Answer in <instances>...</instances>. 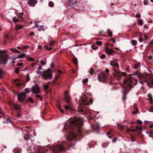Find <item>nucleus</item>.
<instances>
[{"label":"nucleus","instance_id":"nucleus-2","mask_svg":"<svg viewBox=\"0 0 153 153\" xmlns=\"http://www.w3.org/2000/svg\"><path fill=\"white\" fill-rule=\"evenodd\" d=\"M7 53L5 50L2 51L0 50V65L2 64L3 66H4L7 64L8 59L10 58L8 54H4ZM1 65H0V66Z\"/></svg>","mask_w":153,"mask_h":153},{"label":"nucleus","instance_id":"nucleus-18","mask_svg":"<svg viewBox=\"0 0 153 153\" xmlns=\"http://www.w3.org/2000/svg\"><path fill=\"white\" fill-rule=\"evenodd\" d=\"M148 97L149 98L148 99L150 101V103L151 104H152L153 103V100L152 99V95L150 94H148Z\"/></svg>","mask_w":153,"mask_h":153},{"label":"nucleus","instance_id":"nucleus-11","mask_svg":"<svg viewBox=\"0 0 153 153\" xmlns=\"http://www.w3.org/2000/svg\"><path fill=\"white\" fill-rule=\"evenodd\" d=\"M9 105L13 106L14 108L17 111H19L21 109V107L20 105L16 103L11 102L9 104Z\"/></svg>","mask_w":153,"mask_h":153},{"label":"nucleus","instance_id":"nucleus-41","mask_svg":"<svg viewBox=\"0 0 153 153\" xmlns=\"http://www.w3.org/2000/svg\"><path fill=\"white\" fill-rule=\"evenodd\" d=\"M126 97L125 94H123V96L122 97V100H123L124 101L126 99Z\"/></svg>","mask_w":153,"mask_h":153},{"label":"nucleus","instance_id":"nucleus-32","mask_svg":"<svg viewBox=\"0 0 153 153\" xmlns=\"http://www.w3.org/2000/svg\"><path fill=\"white\" fill-rule=\"evenodd\" d=\"M131 44L132 45H135L137 44V42L135 40H132L131 41Z\"/></svg>","mask_w":153,"mask_h":153},{"label":"nucleus","instance_id":"nucleus-16","mask_svg":"<svg viewBox=\"0 0 153 153\" xmlns=\"http://www.w3.org/2000/svg\"><path fill=\"white\" fill-rule=\"evenodd\" d=\"M117 59L112 60L110 62V65L112 66H116L119 67V64L118 63Z\"/></svg>","mask_w":153,"mask_h":153},{"label":"nucleus","instance_id":"nucleus-59","mask_svg":"<svg viewBox=\"0 0 153 153\" xmlns=\"http://www.w3.org/2000/svg\"><path fill=\"white\" fill-rule=\"evenodd\" d=\"M40 62H41V63L42 64V65H45V63L44 61H43L42 60H41Z\"/></svg>","mask_w":153,"mask_h":153},{"label":"nucleus","instance_id":"nucleus-35","mask_svg":"<svg viewBox=\"0 0 153 153\" xmlns=\"http://www.w3.org/2000/svg\"><path fill=\"white\" fill-rule=\"evenodd\" d=\"M51 46H53L55 45V42L54 41H51L49 42Z\"/></svg>","mask_w":153,"mask_h":153},{"label":"nucleus","instance_id":"nucleus-8","mask_svg":"<svg viewBox=\"0 0 153 153\" xmlns=\"http://www.w3.org/2000/svg\"><path fill=\"white\" fill-rule=\"evenodd\" d=\"M26 94L27 93L23 92L18 95V99L20 102H23L26 97Z\"/></svg>","mask_w":153,"mask_h":153},{"label":"nucleus","instance_id":"nucleus-36","mask_svg":"<svg viewBox=\"0 0 153 153\" xmlns=\"http://www.w3.org/2000/svg\"><path fill=\"white\" fill-rule=\"evenodd\" d=\"M65 109L66 110H68L71 108V105H69V106H65Z\"/></svg>","mask_w":153,"mask_h":153},{"label":"nucleus","instance_id":"nucleus-14","mask_svg":"<svg viewBox=\"0 0 153 153\" xmlns=\"http://www.w3.org/2000/svg\"><path fill=\"white\" fill-rule=\"evenodd\" d=\"M38 0H29L27 3L31 7H34L37 3Z\"/></svg>","mask_w":153,"mask_h":153},{"label":"nucleus","instance_id":"nucleus-56","mask_svg":"<svg viewBox=\"0 0 153 153\" xmlns=\"http://www.w3.org/2000/svg\"><path fill=\"white\" fill-rule=\"evenodd\" d=\"M25 92L26 93H27H27H29V89L28 88L25 89V92Z\"/></svg>","mask_w":153,"mask_h":153},{"label":"nucleus","instance_id":"nucleus-5","mask_svg":"<svg viewBox=\"0 0 153 153\" xmlns=\"http://www.w3.org/2000/svg\"><path fill=\"white\" fill-rule=\"evenodd\" d=\"M24 13L23 12L19 13L17 15L18 18L16 17L13 18V20L15 23H17L18 22H23L24 18L23 17Z\"/></svg>","mask_w":153,"mask_h":153},{"label":"nucleus","instance_id":"nucleus-44","mask_svg":"<svg viewBox=\"0 0 153 153\" xmlns=\"http://www.w3.org/2000/svg\"><path fill=\"white\" fill-rule=\"evenodd\" d=\"M23 64L22 63H17L16 65H15V66H22L23 65Z\"/></svg>","mask_w":153,"mask_h":153},{"label":"nucleus","instance_id":"nucleus-40","mask_svg":"<svg viewBox=\"0 0 153 153\" xmlns=\"http://www.w3.org/2000/svg\"><path fill=\"white\" fill-rule=\"evenodd\" d=\"M139 66H140V63H137L134 65L133 67H139Z\"/></svg>","mask_w":153,"mask_h":153},{"label":"nucleus","instance_id":"nucleus-48","mask_svg":"<svg viewBox=\"0 0 153 153\" xmlns=\"http://www.w3.org/2000/svg\"><path fill=\"white\" fill-rule=\"evenodd\" d=\"M108 145V144L107 143H103L102 146L104 147H107Z\"/></svg>","mask_w":153,"mask_h":153},{"label":"nucleus","instance_id":"nucleus-57","mask_svg":"<svg viewBox=\"0 0 153 153\" xmlns=\"http://www.w3.org/2000/svg\"><path fill=\"white\" fill-rule=\"evenodd\" d=\"M137 123L139 124H140L142 123V121L140 120H138L137 121Z\"/></svg>","mask_w":153,"mask_h":153},{"label":"nucleus","instance_id":"nucleus-61","mask_svg":"<svg viewBox=\"0 0 153 153\" xmlns=\"http://www.w3.org/2000/svg\"><path fill=\"white\" fill-rule=\"evenodd\" d=\"M136 16L138 18H140V17L141 16L140 14L137 13L136 14Z\"/></svg>","mask_w":153,"mask_h":153},{"label":"nucleus","instance_id":"nucleus-10","mask_svg":"<svg viewBox=\"0 0 153 153\" xmlns=\"http://www.w3.org/2000/svg\"><path fill=\"white\" fill-rule=\"evenodd\" d=\"M98 77L99 80L100 81H104L106 78L105 74L103 73H100L98 75Z\"/></svg>","mask_w":153,"mask_h":153},{"label":"nucleus","instance_id":"nucleus-49","mask_svg":"<svg viewBox=\"0 0 153 153\" xmlns=\"http://www.w3.org/2000/svg\"><path fill=\"white\" fill-rule=\"evenodd\" d=\"M139 41L140 42H142L143 41V37H140L139 39Z\"/></svg>","mask_w":153,"mask_h":153},{"label":"nucleus","instance_id":"nucleus-54","mask_svg":"<svg viewBox=\"0 0 153 153\" xmlns=\"http://www.w3.org/2000/svg\"><path fill=\"white\" fill-rule=\"evenodd\" d=\"M16 85L18 87H19L21 86L22 85V83H16Z\"/></svg>","mask_w":153,"mask_h":153},{"label":"nucleus","instance_id":"nucleus-33","mask_svg":"<svg viewBox=\"0 0 153 153\" xmlns=\"http://www.w3.org/2000/svg\"><path fill=\"white\" fill-rule=\"evenodd\" d=\"M27 100L28 101L30 102L31 103L33 102V100L31 97H29Z\"/></svg>","mask_w":153,"mask_h":153},{"label":"nucleus","instance_id":"nucleus-39","mask_svg":"<svg viewBox=\"0 0 153 153\" xmlns=\"http://www.w3.org/2000/svg\"><path fill=\"white\" fill-rule=\"evenodd\" d=\"M88 79L87 78H86L83 80L82 82L83 83L85 84L87 83L88 82Z\"/></svg>","mask_w":153,"mask_h":153},{"label":"nucleus","instance_id":"nucleus-34","mask_svg":"<svg viewBox=\"0 0 153 153\" xmlns=\"http://www.w3.org/2000/svg\"><path fill=\"white\" fill-rule=\"evenodd\" d=\"M58 108L59 109L60 111L62 113H63L64 112L63 110L61 108V105H57Z\"/></svg>","mask_w":153,"mask_h":153},{"label":"nucleus","instance_id":"nucleus-22","mask_svg":"<svg viewBox=\"0 0 153 153\" xmlns=\"http://www.w3.org/2000/svg\"><path fill=\"white\" fill-rule=\"evenodd\" d=\"M73 63L75 64L76 66H77L78 64V61L76 59L74 58L73 59Z\"/></svg>","mask_w":153,"mask_h":153},{"label":"nucleus","instance_id":"nucleus-20","mask_svg":"<svg viewBox=\"0 0 153 153\" xmlns=\"http://www.w3.org/2000/svg\"><path fill=\"white\" fill-rule=\"evenodd\" d=\"M11 51L13 52H15L16 53H19L21 52L15 48H12L11 49Z\"/></svg>","mask_w":153,"mask_h":153},{"label":"nucleus","instance_id":"nucleus-43","mask_svg":"<svg viewBox=\"0 0 153 153\" xmlns=\"http://www.w3.org/2000/svg\"><path fill=\"white\" fill-rule=\"evenodd\" d=\"M60 76V75H58L57 76H56L54 78L53 81H55L57 79H58L59 78V77Z\"/></svg>","mask_w":153,"mask_h":153},{"label":"nucleus","instance_id":"nucleus-6","mask_svg":"<svg viewBox=\"0 0 153 153\" xmlns=\"http://www.w3.org/2000/svg\"><path fill=\"white\" fill-rule=\"evenodd\" d=\"M64 150L62 145L58 144L55 146L53 148V151L55 153H59Z\"/></svg>","mask_w":153,"mask_h":153},{"label":"nucleus","instance_id":"nucleus-37","mask_svg":"<svg viewBox=\"0 0 153 153\" xmlns=\"http://www.w3.org/2000/svg\"><path fill=\"white\" fill-rule=\"evenodd\" d=\"M96 43L97 45H100L102 44V42L100 41H97L96 42Z\"/></svg>","mask_w":153,"mask_h":153},{"label":"nucleus","instance_id":"nucleus-38","mask_svg":"<svg viewBox=\"0 0 153 153\" xmlns=\"http://www.w3.org/2000/svg\"><path fill=\"white\" fill-rule=\"evenodd\" d=\"M130 139L131 141H132V142L134 141L135 137L134 136L132 135L131 136H130Z\"/></svg>","mask_w":153,"mask_h":153},{"label":"nucleus","instance_id":"nucleus-25","mask_svg":"<svg viewBox=\"0 0 153 153\" xmlns=\"http://www.w3.org/2000/svg\"><path fill=\"white\" fill-rule=\"evenodd\" d=\"M48 5L50 7H53L54 6V4L52 1H50L49 2Z\"/></svg>","mask_w":153,"mask_h":153},{"label":"nucleus","instance_id":"nucleus-29","mask_svg":"<svg viewBox=\"0 0 153 153\" xmlns=\"http://www.w3.org/2000/svg\"><path fill=\"white\" fill-rule=\"evenodd\" d=\"M91 48L94 50H95L97 49L98 47L95 45H93L91 46Z\"/></svg>","mask_w":153,"mask_h":153},{"label":"nucleus","instance_id":"nucleus-28","mask_svg":"<svg viewBox=\"0 0 153 153\" xmlns=\"http://www.w3.org/2000/svg\"><path fill=\"white\" fill-rule=\"evenodd\" d=\"M35 97H36L39 98L41 101H42V97L40 95L36 94L35 95Z\"/></svg>","mask_w":153,"mask_h":153},{"label":"nucleus","instance_id":"nucleus-13","mask_svg":"<svg viewBox=\"0 0 153 153\" xmlns=\"http://www.w3.org/2000/svg\"><path fill=\"white\" fill-rule=\"evenodd\" d=\"M105 52L106 53L109 55H112L114 51L111 49L108 48L107 47L105 46Z\"/></svg>","mask_w":153,"mask_h":153},{"label":"nucleus","instance_id":"nucleus-1","mask_svg":"<svg viewBox=\"0 0 153 153\" xmlns=\"http://www.w3.org/2000/svg\"><path fill=\"white\" fill-rule=\"evenodd\" d=\"M123 81L124 83V87L127 88V89H130L131 88L130 86L132 84L135 85L137 84V80L134 77H130L127 76L125 78Z\"/></svg>","mask_w":153,"mask_h":153},{"label":"nucleus","instance_id":"nucleus-62","mask_svg":"<svg viewBox=\"0 0 153 153\" xmlns=\"http://www.w3.org/2000/svg\"><path fill=\"white\" fill-rule=\"evenodd\" d=\"M144 38L146 39H147L148 38V37L146 34H144Z\"/></svg>","mask_w":153,"mask_h":153},{"label":"nucleus","instance_id":"nucleus-53","mask_svg":"<svg viewBox=\"0 0 153 153\" xmlns=\"http://www.w3.org/2000/svg\"><path fill=\"white\" fill-rule=\"evenodd\" d=\"M143 3L145 5H146L148 4V1L147 0H144L143 1Z\"/></svg>","mask_w":153,"mask_h":153},{"label":"nucleus","instance_id":"nucleus-42","mask_svg":"<svg viewBox=\"0 0 153 153\" xmlns=\"http://www.w3.org/2000/svg\"><path fill=\"white\" fill-rule=\"evenodd\" d=\"M105 57V54H102L100 56V58L102 59H103Z\"/></svg>","mask_w":153,"mask_h":153},{"label":"nucleus","instance_id":"nucleus-4","mask_svg":"<svg viewBox=\"0 0 153 153\" xmlns=\"http://www.w3.org/2000/svg\"><path fill=\"white\" fill-rule=\"evenodd\" d=\"M41 75L42 79L45 80L51 79L52 77L53 74L51 70L48 69L46 71H42L41 73Z\"/></svg>","mask_w":153,"mask_h":153},{"label":"nucleus","instance_id":"nucleus-3","mask_svg":"<svg viewBox=\"0 0 153 153\" xmlns=\"http://www.w3.org/2000/svg\"><path fill=\"white\" fill-rule=\"evenodd\" d=\"M68 122L71 125L77 127H80L83 125L82 120L81 119H70L68 120Z\"/></svg>","mask_w":153,"mask_h":153},{"label":"nucleus","instance_id":"nucleus-7","mask_svg":"<svg viewBox=\"0 0 153 153\" xmlns=\"http://www.w3.org/2000/svg\"><path fill=\"white\" fill-rule=\"evenodd\" d=\"M31 90L33 93L39 94L40 93V88L38 84H36L31 88Z\"/></svg>","mask_w":153,"mask_h":153},{"label":"nucleus","instance_id":"nucleus-21","mask_svg":"<svg viewBox=\"0 0 153 153\" xmlns=\"http://www.w3.org/2000/svg\"><path fill=\"white\" fill-rule=\"evenodd\" d=\"M108 35L110 36H112V32L111 31V30L108 29L107 30Z\"/></svg>","mask_w":153,"mask_h":153},{"label":"nucleus","instance_id":"nucleus-51","mask_svg":"<svg viewBox=\"0 0 153 153\" xmlns=\"http://www.w3.org/2000/svg\"><path fill=\"white\" fill-rule=\"evenodd\" d=\"M149 133V134L150 135L149 136V137H152L151 136L153 135V131L152 130L150 131Z\"/></svg>","mask_w":153,"mask_h":153},{"label":"nucleus","instance_id":"nucleus-55","mask_svg":"<svg viewBox=\"0 0 153 153\" xmlns=\"http://www.w3.org/2000/svg\"><path fill=\"white\" fill-rule=\"evenodd\" d=\"M81 105H79V108L80 109V110H78L79 111L83 112V110L82 109H81Z\"/></svg>","mask_w":153,"mask_h":153},{"label":"nucleus","instance_id":"nucleus-52","mask_svg":"<svg viewBox=\"0 0 153 153\" xmlns=\"http://www.w3.org/2000/svg\"><path fill=\"white\" fill-rule=\"evenodd\" d=\"M135 128L138 129V130L141 131L142 130V127H139L138 126H136L135 127Z\"/></svg>","mask_w":153,"mask_h":153},{"label":"nucleus","instance_id":"nucleus-47","mask_svg":"<svg viewBox=\"0 0 153 153\" xmlns=\"http://www.w3.org/2000/svg\"><path fill=\"white\" fill-rule=\"evenodd\" d=\"M19 68H17L15 69V72L16 74H18L19 73Z\"/></svg>","mask_w":153,"mask_h":153},{"label":"nucleus","instance_id":"nucleus-24","mask_svg":"<svg viewBox=\"0 0 153 153\" xmlns=\"http://www.w3.org/2000/svg\"><path fill=\"white\" fill-rule=\"evenodd\" d=\"M25 55V53L22 54L20 55H19L17 57V58H23L24 57Z\"/></svg>","mask_w":153,"mask_h":153},{"label":"nucleus","instance_id":"nucleus-60","mask_svg":"<svg viewBox=\"0 0 153 153\" xmlns=\"http://www.w3.org/2000/svg\"><path fill=\"white\" fill-rule=\"evenodd\" d=\"M34 35V32L30 33L29 34V35L30 36H33Z\"/></svg>","mask_w":153,"mask_h":153},{"label":"nucleus","instance_id":"nucleus-17","mask_svg":"<svg viewBox=\"0 0 153 153\" xmlns=\"http://www.w3.org/2000/svg\"><path fill=\"white\" fill-rule=\"evenodd\" d=\"M127 75L126 73L124 72H119L117 74V76L118 78V80H120L121 78H122L123 76H125Z\"/></svg>","mask_w":153,"mask_h":153},{"label":"nucleus","instance_id":"nucleus-9","mask_svg":"<svg viewBox=\"0 0 153 153\" xmlns=\"http://www.w3.org/2000/svg\"><path fill=\"white\" fill-rule=\"evenodd\" d=\"M147 82L148 85L150 87L153 88V79L149 76H147Z\"/></svg>","mask_w":153,"mask_h":153},{"label":"nucleus","instance_id":"nucleus-27","mask_svg":"<svg viewBox=\"0 0 153 153\" xmlns=\"http://www.w3.org/2000/svg\"><path fill=\"white\" fill-rule=\"evenodd\" d=\"M49 88V85H48L46 84L44 85V89L45 91H46Z\"/></svg>","mask_w":153,"mask_h":153},{"label":"nucleus","instance_id":"nucleus-46","mask_svg":"<svg viewBox=\"0 0 153 153\" xmlns=\"http://www.w3.org/2000/svg\"><path fill=\"white\" fill-rule=\"evenodd\" d=\"M15 63V62H14V61H12L10 63V64H12V67H14L15 66L14 65V63Z\"/></svg>","mask_w":153,"mask_h":153},{"label":"nucleus","instance_id":"nucleus-15","mask_svg":"<svg viewBox=\"0 0 153 153\" xmlns=\"http://www.w3.org/2000/svg\"><path fill=\"white\" fill-rule=\"evenodd\" d=\"M70 133V135L66 138V139L69 141H71L72 140L73 138H75V136L74 134V132L71 131Z\"/></svg>","mask_w":153,"mask_h":153},{"label":"nucleus","instance_id":"nucleus-19","mask_svg":"<svg viewBox=\"0 0 153 153\" xmlns=\"http://www.w3.org/2000/svg\"><path fill=\"white\" fill-rule=\"evenodd\" d=\"M23 27L22 25H17L16 26V31H17L19 29L23 28Z\"/></svg>","mask_w":153,"mask_h":153},{"label":"nucleus","instance_id":"nucleus-63","mask_svg":"<svg viewBox=\"0 0 153 153\" xmlns=\"http://www.w3.org/2000/svg\"><path fill=\"white\" fill-rule=\"evenodd\" d=\"M134 108L135 110H138V108H137V107L136 105H134Z\"/></svg>","mask_w":153,"mask_h":153},{"label":"nucleus","instance_id":"nucleus-30","mask_svg":"<svg viewBox=\"0 0 153 153\" xmlns=\"http://www.w3.org/2000/svg\"><path fill=\"white\" fill-rule=\"evenodd\" d=\"M138 23L139 25H143V22L141 19H139L138 20Z\"/></svg>","mask_w":153,"mask_h":153},{"label":"nucleus","instance_id":"nucleus-23","mask_svg":"<svg viewBox=\"0 0 153 153\" xmlns=\"http://www.w3.org/2000/svg\"><path fill=\"white\" fill-rule=\"evenodd\" d=\"M94 71L93 68H91L90 69L89 73L91 75H92L94 73Z\"/></svg>","mask_w":153,"mask_h":153},{"label":"nucleus","instance_id":"nucleus-12","mask_svg":"<svg viewBox=\"0 0 153 153\" xmlns=\"http://www.w3.org/2000/svg\"><path fill=\"white\" fill-rule=\"evenodd\" d=\"M65 98L67 102L69 103L70 102V97L69 95L68 92L65 91Z\"/></svg>","mask_w":153,"mask_h":153},{"label":"nucleus","instance_id":"nucleus-45","mask_svg":"<svg viewBox=\"0 0 153 153\" xmlns=\"http://www.w3.org/2000/svg\"><path fill=\"white\" fill-rule=\"evenodd\" d=\"M27 60L31 62H33L34 60V59L33 58L31 57L28 58Z\"/></svg>","mask_w":153,"mask_h":153},{"label":"nucleus","instance_id":"nucleus-26","mask_svg":"<svg viewBox=\"0 0 153 153\" xmlns=\"http://www.w3.org/2000/svg\"><path fill=\"white\" fill-rule=\"evenodd\" d=\"M30 138L28 134H27L25 135L24 137V139L25 140H28Z\"/></svg>","mask_w":153,"mask_h":153},{"label":"nucleus","instance_id":"nucleus-31","mask_svg":"<svg viewBox=\"0 0 153 153\" xmlns=\"http://www.w3.org/2000/svg\"><path fill=\"white\" fill-rule=\"evenodd\" d=\"M41 69L43 70L42 68H39V70H37L36 71V73L37 74H41L42 72L40 71V70Z\"/></svg>","mask_w":153,"mask_h":153},{"label":"nucleus","instance_id":"nucleus-64","mask_svg":"<svg viewBox=\"0 0 153 153\" xmlns=\"http://www.w3.org/2000/svg\"><path fill=\"white\" fill-rule=\"evenodd\" d=\"M45 48L46 49V50L49 51V47H48V46H47V45H45Z\"/></svg>","mask_w":153,"mask_h":153},{"label":"nucleus","instance_id":"nucleus-50","mask_svg":"<svg viewBox=\"0 0 153 153\" xmlns=\"http://www.w3.org/2000/svg\"><path fill=\"white\" fill-rule=\"evenodd\" d=\"M3 75V73L2 71L0 69V78H1Z\"/></svg>","mask_w":153,"mask_h":153},{"label":"nucleus","instance_id":"nucleus-58","mask_svg":"<svg viewBox=\"0 0 153 153\" xmlns=\"http://www.w3.org/2000/svg\"><path fill=\"white\" fill-rule=\"evenodd\" d=\"M138 112V110H135V111H132V113L134 114H136Z\"/></svg>","mask_w":153,"mask_h":153}]
</instances>
